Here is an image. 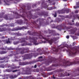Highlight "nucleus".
<instances>
[{
	"label": "nucleus",
	"mask_w": 79,
	"mask_h": 79,
	"mask_svg": "<svg viewBox=\"0 0 79 79\" xmlns=\"http://www.w3.org/2000/svg\"><path fill=\"white\" fill-rule=\"evenodd\" d=\"M49 61L47 62L46 64V66L49 65V63H57L56 64H53L52 65V66H55L56 67L58 66H70V65H73L74 64H79V61L77 60H79L78 58H77L76 59H74V62H71L70 61H67L63 62V64H61L63 60L61 59L60 57L59 58L57 59H53L52 57L50 56L48 57Z\"/></svg>",
	"instance_id": "nucleus-1"
},
{
	"label": "nucleus",
	"mask_w": 79,
	"mask_h": 79,
	"mask_svg": "<svg viewBox=\"0 0 79 79\" xmlns=\"http://www.w3.org/2000/svg\"><path fill=\"white\" fill-rule=\"evenodd\" d=\"M42 32H43V31H39L38 32H35V31L32 32L30 31H27V33L30 35H33V36L36 35L38 36L40 39H43L45 40L50 45H52L53 42L57 40V38L56 37H53L50 40H49V38H46L44 37V35L42 33Z\"/></svg>",
	"instance_id": "nucleus-2"
},
{
	"label": "nucleus",
	"mask_w": 79,
	"mask_h": 79,
	"mask_svg": "<svg viewBox=\"0 0 79 79\" xmlns=\"http://www.w3.org/2000/svg\"><path fill=\"white\" fill-rule=\"evenodd\" d=\"M48 50V49L45 48H43L42 50H41V49L39 48L37 49L36 51L37 52L34 54L31 53V54H25L24 55L23 59L24 60L26 59H31L33 56L35 57L38 56V55H42L43 54H47V52H46V50Z\"/></svg>",
	"instance_id": "nucleus-3"
},
{
	"label": "nucleus",
	"mask_w": 79,
	"mask_h": 79,
	"mask_svg": "<svg viewBox=\"0 0 79 79\" xmlns=\"http://www.w3.org/2000/svg\"><path fill=\"white\" fill-rule=\"evenodd\" d=\"M22 40H21L20 42V43H23L24 42L23 44H21V46L22 47L23 46H25V45H27V42L25 41V40H29L30 41V42H33V43L35 45H38L39 43H37V37H31L30 36H28L27 37V39H26L24 38H23L21 39Z\"/></svg>",
	"instance_id": "nucleus-4"
},
{
	"label": "nucleus",
	"mask_w": 79,
	"mask_h": 79,
	"mask_svg": "<svg viewBox=\"0 0 79 79\" xmlns=\"http://www.w3.org/2000/svg\"><path fill=\"white\" fill-rule=\"evenodd\" d=\"M68 49L66 50L67 52H69L70 55H74L76 53H79V47L76 46L71 48L69 46L67 47Z\"/></svg>",
	"instance_id": "nucleus-5"
},
{
	"label": "nucleus",
	"mask_w": 79,
	"mask_h": 79,
	"mask_svg": "<svg viewBox=\"0 0 79 79\" xmlns=\"http://www.w3.org/2000/svg\"><path fill=\"white\" fill-rule=\"evenodd\" d=\"M45 19H44L39 18V19H37V22H38V21H39L40 25H37L36 22L35 21H33V22L31 21V23L33 24V26L35 28H39L40 27V26H41V25H42V24H44V23H45V22H44V21Z\"/></svg>",
	"instance_id": "nucleus-6"
},
{
	"label": "nucleus",
	"mask_w": 79,
	"mask_h": 79,
	"mask_svg": "<svg viewBox=\"0 0 79 79\" xmlns=\"http://www.w3.org/2000/svg\"><path fill=\"white\" fill-rule=\"evenodd\" d=\"M15 49L16 50H17L18 52H20L21 50H22L20 52L16 53V55H18L19 53H20V54H24L25 53H28L29 52V51H28L29 50V49L28 48H17Z\"/></svg>",
	"instance_id": "nucleus-7"
},
{
	"label": "nucleus",
	"mask_w": 79,
	"mask_h": 79,
	"mask_svg": "<svg viewBox=\"0 0 79 79\" xmlns=\"http://www.w3.org/2000/svg\"><path fill=\"white\" fill-rule=\"evenodd\" d=\"M24 12H23L24 13H25L24 15H27V18H28L29 19L32 18V19H35V18H38V16H33V15L31 14V12H26V10H23Z\"/></svg>",
	"instance_id": "nucleus-8"
},
{
	"label": "nucleus",
	"mask_w": 79,
	"mask_h": 79,
	"mask_svg": "<svg viewBox=\"0 0 79 79\" xmlns=\"http://www.w3.org/2000/svg\"><path fill=\"white\" fill-rule=\"evenodd\" d=\"M26 24L28 25L27 26H24L22 27H18L13 28L12 30L11 29L10 31H18V30H21V29H27V27H27L31 25V23L29 22H27L26 23Z\"/></svg>",
	"instance_id": "nucleus-9"
},
{
	"label": "nucleus",
	"mask_w": 79,
	"mask_h": 79,
	"mask_svg": "<svg viewBox=\"0 0 79 79\" xmlns=\"http://www.w3.org/2000/svg\"><path fill=\"white\" fill-rule=\"evenodd\" d=\"M5 14L4 13H2L0 14V18H3L6 20H11L12 19H13V18H10V17H8V15H4Z\"/></svg>",
	"instance_id": "nucleus-10"
},
{
	"label": "nucleus",
	"mask_w": 79,
	"mask_h": 79,
	"mask_svg": "<svg viewBox=\"0 0 79 79\" xmlns=\"http://www.w3.org/2000/svg\"><path fill=\"white\" fill-rule=\"evenodd\" d=\"M35 62H34V61H30V62H19V65L20 66H24V65H26L27 64H29L33 63H34Z\"/></svg>",
	"instance_id": "nucleus-11"
},
{
	"label": "nucleus",
	"mask_w": 79,
	"mask_h": 79,
	"mask_svg": "<svg viewBox=\"0 0 79 79\" xmlns=\"http://www.w3.org/2000/svg\"><path fill=\"white\" fill-rule=\"evenodd\" d=\"M74 74L73 75V77L79 76V68H77L73 72Z\"/></svg>",
	"instance_id": "nucleus-12"
},
{
	"label": "nucleus",
	"mask_w": 79,
	"mask_h": 79,
	"mask_svg": "<svg viewBox=\"0 0 79 79\" xmlns=\"http://www.w3.org/2000/svg\"><path fill=\"white\" fill-rule=\"evenodd\" d=\"M37 15H40V16H42L44 15V16H48V14L45 12H38Z\"/></svg>",
	"instance_id": "nucleus-13"
},
{
	"label": "nucleus",
	"mask_w": 79,
	"mask_h": 79,
	"mask_svg": "<svg viewBox=\"0 0 79 79\" xmlns=\"http://www.w3.org/2000/svg\"><path fill=\"white\" fill-rule=\"evenodd\" d=\"M11 31V29L10 28H6L5 27L2 28V32H8V31Z\"/></svg>",
	"instance_id": "nucleus-14"
},
{
	"label": "nucleus",
	"mask_w": 79,
	"mask_h": 79,
	"mask_svg": "<svg viewBox=\"0 0 79 79\" xmlns=\"http://www.w3.org/2000/svg\"><path fill=\"white\" fill-rule=\"evenodd\" d=\"M8 59L9 58L8 57L4 56L3 57L1 58L0 57V60H7L6 61V63H8Z\"/></svg>",
	"instance_id": "nucleus-15"
},
{
	"label": "nucleus",
	"mask_w": 79,
	"mask_h": 79,
	"mask_svg": "<svg viewBox=\"0 0 79 79\" xmlns=\"http://www.w3.org/2000/svg\"><path fill=\"white\" fill-rule=\"evenodd\" d=\"M77 30V28H73L70 30V31L72 32V34H74V33L76 32V31Z\"/></svg>",
	"instance_id": "nucleus-16"
},
{
	"label": "nucleus",
	"mask_w": 79,
	"mask_h": 79,
	"mask_svg": "<svg viewBox=\"0 0 79 79\" xmlns=\"http://www.w3.org/2000/svg\"><path fill=\"white\" fill-rule=\"evenodd\" d=\"M42 6L43 8H47V7H48V6L47 4V3H44L43 2L42 3Z\"/></svg>",
	"instance_id": "nucleus-17"
},
{
	"label": "nucleus",
	"mask_w": 79,
	"mask_h": 79,
	"mask_svg": "<svg viewBox=\"0 0 79 79\" xmlns=\"http://www.w3.org/2000/svg\"><path fill=\"white\" fill-rule=\"evenodd\" d=\"M2 42L4 43V44H8V43H10V38L8 39V40H2Z\"/></svg>",
	"instance_id": "nucleus-18"
},
{
	"label": "nucleus",
	"mask_w": 79,
	"mask_h": 79,
	"mask_svg": "<svg viewBox=\"0 0 79 79\" xmlns=\"http://www.w3.org/2000/svg\"><path fill=\"white\" fill-rule=\"evenodd\" d=\"M56 72H61V75H62L63 74V73H64V70L61 69H57L55 72V73Z\"/></svg>",
	"instance_id": "nucleus-19"
},
{
	"label": "nucleus",
	"mask_w": 79,
	"mask_h": 79,
	"mask_svg": "<svg viewBox=\"0 0 79 79\" xmlns=\"http://www.w3.org/2000/svg\"><path fill=\"white\" fill-rule=\"evenodd\" d=\"M17 23L18 24H23V20H22V19L18 20L17 21Z\"/></svg>",
	"instance_id": "nucleus-20"
},
{
	"label": "nucleus",
	"mask_w": 79,
	"mask_h": 79,
	"mask_svg": "<svg viewBox=\"0 0 79 79\" xmlns=\"http://www.w3.org/2000/svg\"><path fill=\"white\" fill-rule=\"evenodd\" d=\"M7 53V51H0V54H1V55L5 54V53Z\"/></svg>",
	"instance_id": "nucleus-21"
},
{
	"label": "nucleus",
	"mask_w": 79,
	"mask_h": 79,
	"mask_svg": "<svg viewBox=\"0 0 79 79\" xmlns=\"http://www.w3.org/2000/svg\"><path fill=\"white\" fill-rule=\"evenodd\" d=\"M58 27H59V28H58V30H59V31H61V29H62V27H63V24H61L60 25L58 26Z\"/></svg>",
	"instance_id": "nucleus-22"
},
{
	"label": "nucleus",
	"mask_w": 79,
	"mask_h": 79,
	"mask_svg": "<svg viewBox=\"0 0 79 79\" xmlns=\"http://www.w3.org/2000/svg\"><path fill=\"white\" fill-rule=\"evenodd\" d=\"M25 16V15H21V17H22V18H23V19L25 21L27 22V19H26V16Z\"/></svg>",
	"instance_id": "nucleus-23"
},
{
	"label": "nucleus",
	"mask_w": 79,
	"mask_h": 79,
	"mask_svg": "<svg viewBox=\"0 0 79 79\" xmlns=\"http://www.w3.org/2000/svg\"><path fill=\"white\" fill-rule=\"evenodd\" d=\"M59 50L58 49H56V48L54 47L53 51V52H58Z\"/></svg>",
	"instance_id": "nucleus-24"
},
{
	"label": "nucleus",
	"mask_w": 79,
	"mask_h": 79,
	"mask_svg": "<svg viewBox=\"0 0 79 79\" xmlns=\"http://www.w3.org/2000/svg\"><path fill=\"white\" fill-rule=\"evenodd\" d=\"M73 16V18H74L73 19L74 20V19H76V18H77V17L78 16V15H76V14H74L73 15H72V16Z\"/></svg>",
	"instance_id": "nucleus-25"
},
{
	"label": "nucleus",
	"mask_w": 79,
	"mask_h": 79,
	"mask_svg": "<svg viewBox=\"0 0 79 79\" xmlns=\"http://www.w3.org/2000/svg\"><path fill=\"white\" fill-rule=\"evenodd\" d=\"M19 41H14L13 42V44L14 45H17V44H18L19 43Z\"/></svg>",
	"instance_id": "nucleus-26"
},
{
	"label": "nucleus",
	"mask_w": 79,
	"mask_h": 79,
	"mask_svg": "<svg viewBox=\"0 0 79 79\" xmlns=\"http://www.w3.org/2000/svg\"><path fill=\"white\" fill-rule=\"evenodd\" d=\"M26 74H31V71L29 70H27L26 73Z\"/></svg>",
	"instance_id": "nucleus-27"
},
{
	"label": "nucleus",
	"mask_w": 79,
	"mask_h": 79,
	"mask_svg": "<svg viewBox=\"0 0 79 79\" xmlns=\"http://www.w3.org/2000/svg\"><path fill=\"white\" fill-rule=\"evenodd\" d=\"M9 26V25L7 24H5V23H4L1 25V26L2 27H4V26Z\"/></svg>",
	"instance_id": "nucleus-28"
},
{
	"label": "nucleus",
	"mask_w": 79,
	"mask_h": 79,
	"mask_svg": "<svg viewBox=\"0 0 79 79\" xmlns=\"http://www.w3.org/2000/svg\"><path fill=\"white\" fill-rule=\"evenodd\" d=\"M56 9V7H51L49 8V10H53V9Z\"/></svg>",
	"instance_id": "nucleus-29"
},
{
	"label": "nucleus",
	"mask_w": 79,
	"mask_h": 79,
	"mask_svg": "<svg viewBox=\"0 0 79 79\" xmlns=\"http://www.w3.org/2000/svg\"><path fill=\"white\" fill-rule=\"evenodd\" d=\"M10 40H15V37H11L10 38Z\"/></svg>",
	"instance_id": "nucleus-30"
},
{
	"label": "nucleus",
	"mask_w": 79,
	"mask_h": 79,
	"mask_svg": "<svg viewBox=\"0 0 79 79\" xmlns=\"http://www.w3.org/2000/svg\"><path fill=\"white\" fill-rule=\"evenodd\" d=\"M20 71V69H16L14 70H13L12 71L13 73H15L16 72H17V71Z\"/></svg>",
	"instance_id": "nucleus-31"
},
{
	"label": "nucleus",
	"mask_w": 79,
	"mask_h": 79,
	"mask_svg": "<svg viewBox=\"0 0 79 79\" xmlns=\"http://www.w3.org/2000/svg\"><path fill=\"white\" fill-rule=\"evenodd\" d=\"M13 14H15V16H19V15L18 13H17V12H15H15H13Z\"/></svg>",
	"instance_id": "nucleus-32"
},
{
	"label": "nucleus",
	"mask_w": 79,
	"mask_h": 79,
	"mask_svg": "<svg viewBox=\"0 0 79 79\" xmlns=\"http://www.w3.org/2000/svg\"><path fill=\"white\" fill-rule=\"evenodd\" d=\"M66 73H67V72H65L64 73V74L66 76H69L70 75L69 74V73H68L67 74H66Z\"/></svg>",
	"instance_id": "nucleus-33"
},
{
	"label": "nucleus",
	"mask_w": 79,
	"mask_h": 79,
	"mask_svg": "<svg viewBox=\"0 0 79 79\" xmlns=\"http://www.w3.org/2000/svg\"><path fill=\"white\" fill-rule=\"evenodd\" d=\"M0 68H5V65L3 64H1L0 65Z\"/></svg>",
	"instance_id": "nucleus-34"
},
{
	"label": "nucleus",
	"mask_w": 79,
	"mask_h": 79,
	"mask_svg": "<svg viewBox=\"0 0 79 79\" xmlns=\"http://www.w3.org/2000/svg\"><path fill=\"white\" fill-rule=\"evenodd\" d=\"M6 71L7 72H11V71H12V70L11 69H7L6 70Z\"/></svg>",
	"instance_id": "nucleus-35"
},
{
	"label": "nucleus",
	"mask_w": 79,
	"mask_h": 79,
	"mask_svg": "<svg viewBox=\"0 0 79 79\" xmlns=\"http://www.w3.org/2000/svg\"><path fill=\"white\" fill-rule=\"evenodd\" d=\"M55 14H53V15H54V17L56 18V16H57V15L56 14V12H54Z\"/></svg>",
	"instance_id": "nucleus-36"
},
{
	"label": "nucleus",
	"mask_w": 79,
	"mask_h": 79,
	"mask_svg": "<svg viewBox=\"0 0 79 79\" xmlns=\"http://www.w3.org/2000/svg\"><path fill=\"white\" fill-rule=\"evenodd\" d=\"M27 10H31V7H30V6H27Z\"/></svg>",
	"instance_id": "nucleus-37"
},
{
	"label": "nucleus",
	"mask_w": 79,
	"mask_h": 79,
	"mask_svg": "<svg viewBox=\"0 0 79 79\" xmlns=\"http://www.w3.org/2000/svg\"><path fill=\"white\" fill-rule=\"evenodd\" d=\"M2 50H6L7 49V48L6 47H5V48H1Z\"/></svg>",
	"instance_id": "nucleus-38"
},
{
	"label": "nucleus",
	"mask_w": 79,
	"mask_h": 79,
	"mask_svg": "<svg viewBox=\"0 0 79 79\" xmlns=\"http://www.w3.org/2000/svg\"><path fill=\"white\" fill-rule=\"evenodd\" d=\"M62 10H70V9L67 8H64V9H63Z\"/></svg>",
	"instance_id": "nucleus-39"
},
{
	"label": "nucleus",
	"mask_w": 79,
	"mask_h": 79,
	"mask_svg": "<svg viewBox=\"0 0 79 79\" xmlns=\"http://www.w3.org/2000/svg\"><path fill=\"white\" fill-rule=\"evenodd\" d=\"M36 5H37V4H33L32 5V7H33V8H34V7L36 6Z\"/></svg>",
	"instance_id": "nucleus-40"
},
{
	"label": "nucleus",
	"mask_w": 79,
	"mask_h": 79,
	"mask_svg": "<svg viewBox=\"0 0 79 79\" xmlns=\"http://www.w3.org/2000/svg\"><path fill=\"white\" fill-rule=\"evenodd\" d=\"M20 68L19 66H15V69H18Z\"/></svg>",
	"instance_id": "nucleus-41"
},
{
	"label": "nucleus",
	"mask_w": 79,
	"mask_h": 79,
	"mask_svg": "<svg viewBox=\"0 0 79 79\" xmlns=\"http://www.w3.org/2000/svg\"><path fill=\"white\" fill-rule=\"evenodd\" d=\"M10 79H14V76L13 75H11L10 76Z\"/></svg>",
	"instance_id": "nucleus-42"
},
{
	"label": "nucleus",
	"mask_w": 79,
	"mask_h": 79,
	"mask_svg": "<svg viewBox=\"0 0 79 79\" xmlns=\"http://www.w3.org/2000/svg\"><path fill=\"white\" fill-rule=\"evenodd\" d=\"M14 58H16V59H19V58H20V56H15Z\"/></svg>",
	"instance_id": "nucleus-43"
},
{
	"label": "nucleus",
	"mask_w": 79,
	"mask_h": 79,
	"mask_svg": "<svg viewBox=\"0 0 79 79\" xmlns=\"http://www.w3.org/2000/svg\"><path fill=\"white\" fill-rule=\"evenodd\" d=\"M71 28H72V27L71 26H69L66 27V29H71Z\"/></svg>",
	"instance_id": "nucleus-44"
},
{
	"label": "nucleus",
	"mask_w": 79,
	"mask_h": 79,
	"mask_svg": "<svg viewBox=\"0 0 79 79\" xmlns=\"http://www.w3.org/2000/svg\"><path fill=\"white\" fill-rule=\"evenodd\" d=\"M68 24H69V25H71V26H72V25H74V24H72V23H68Z\"/></svg>",
	"instance_id": "nucleus-45"
},
{
	"label": "nucleus",
	"mask_w": 79,
	"mask_h": 79,
	"mask_svg": "<svg viewBox=\"0 0 79 79\" xmlns=\"http://www.w3.org/2000/svg\"><path fill=\"white\" fill-rule=\"evenodd\" d=\"M49 34H51L52 32V31L50 30H48Z\"/></svg>",
	"instance_id": "nucleus-46"
},
{
	"label": "nucleus",
	"mask_w": 79,
	"mask_h": 79,
	"mask_svg": "<svg viewBox=\"0 0 79 79\" xmlns=\"http://www.w3.org/2000/svg\"><path fill=\"white\" fill-rule=\"evenodd\" d=\"M6 50H13V49L9 48H7Z\"/></svg>",
	"instance_id": "nucleus-47"
},
{
	"label": "nucleus",
	"mask_w": 79,
	"mask_h": 79,
	"mask_svg": "<svg viewBox=\"0 0 79 79\" xmlns=\"http://www.w3.org/2000/svg\"><path fill=\"white\" fill-rule=\"evenodd\" d=\"M73 8L75 9L77 8H79V6H73Z\"/></svg>",
	"instance_id": "nucleus-48"
},
{
	"label": "nucleus",
	"mask_w": 79,
	"mask_h": 79,
	"mask_svg": "<svg viewBox=\"0 0 79 79\" xmlns=\"http://www.w3.org/2000/svg\"><path fill=\"white\" fill-rule=\"evenodd\" d=\"M10 26L11 27H14V26H15V25L14 23H12L10 25Z\"/></svg>",
	"instance_id": "nucleus-49"
},
{
	"label": "nucleus",
	"mask_w": 79,
	"mask_h": 79,
	"mask_svg": "<svg viewBox=\"0 0 79 79\" xmlns=\"http://www.w3.org/2000/svg\"><path fill=\"white\" fill-rule=\"evenodd\" d=\"M48 74L49 75H52V74H53V72L48 73Z\"/></svg>",
	"instance_id": "nucleus-50"
},
{
	"label": "nucleus",
	"mask_w": 79,
	"mask_h": 79,
	"mask_svg": "<svg viewBox=\"0 0 79 79\" xmlns=\"http://www.w3.org/2000/svg\"><path fill=\"white\" fill-rule=\"evenodd\" d=\"M11 68L12 69H15V66L14 67H11Z\"/></svg>",
	"instance_id": "nucleus-51"
},
{
	"label": "nucleus",
	"mask_w": 79,
	"mask_h": 79,
	"mask_svg": "<svg viewBox=\"0 0 79 79\" xmlns=\"http://www.w3.org/2000/svg\"><path fill=\"white\" fill-rule=\"evenodd\" d=\"M0 32H3V28H0Z\"/></svg>",
	"instance_id": "nucleus-52"
},
{
	"label": "nucleus",
	"mask_w": 79,
	"mask_h": 79,
	"mask_svg": "<svg viewBox=\"0 0 79 79\" xmlns=\"http://www.w3.org/2000/svg\"><path fill=\"white\" fill-rule=\"evenodd\" d=\"M75 35H78V36H79V33H77L75 34Z\"/></svg>",
	"instance_id": "nucleus-53"
},
{
	"label": "nucleus",
	"mask_w": 79,
	"mask_h": 79,
	"mask_svg": "<svg viewBox=\"0 0 79 79\" xmlns=\"http://www.w3.org/2000/svg\"><path fill=\"white\" fill-rule=\"evenodd\" d=\"M13 55H14L13 54H10L9 55V56H13Z\"/></svg>",
	"instance_id": "nucleus-54"
},
{
	"label": "nucleus",
	"mask_w": 79,
	"mask_h": 79,
	"mask_svg": "<svg viewBox=\"0 0 79 79\" xmlns=\"http://www.w3.org/2000/svg\"><path fill=\"white\" fill-rule=\"evenodd\" d=\"M18 77V76H17L16 75H15L14 76V78H16V77Z\"/></svg>",
	"instance_id": "nucleus-55"
},
{
	"label": "nucleus",
	"mask_w": 79,
	"mask_h": 79,
	"mask_svg": "<svg viewBox=\"0 0 79 79\" xmlns=\"http://www.w3.org/2000/svg\"><path fill=\"white\" fill-rule=\"evenodd\" d=\"M75 13H78V10H76L75 11Z\"/></svg>",
	"instance_id": "nucleus-56"
},
{
	"label": "nucleus",
	"mask_w": 79,
	"mask_h": 79,
	"mask_svg": "<svg viewBox=\"0 0 79 79\" xmlns=\"http://www.w3.org/2000/svg\"><path fill=\"white\" fill-rule=\"evenodd\" d=\"M65 11H66V13H69V10H66Z\"/></svg>",
	"instance_id": "nucleus-57"
},
{
	"label": "nucleus",
	"mask_w": 79,
	"mask_h": 79,
	"mask_svg": "<svg viewBox=\"0 0 79 79\" xmlns=\"http://www.w3.org/2000/svg\"><path fill=\"white\" fill-rule=\"evenodd\" d=\"M66 37L67 39H69V36L68 35L66 36Z\"/></svg>",
	"instance_id": "nucleus-58"
},
{
	"label": "nucleus",
	"mask_w": 79,
	"mask_h": 79,
	"mask_svg": "<svg viewBox=\"0 0 79 79\" xmlns=\"http://www.w3.org/2000/svg\"><path fill=\"white\" fill-rule=\"evenodd\" d=\"M44 33H47V32H48V31H47V30L44 31Z\"/></svg>",
	"instance_id": "nucleus-59"
},
{
	"label": "nucleus",
	"mask_w": 79,
	"mask_h": 79,
	"mask_svg": "<svg viewBox=\"0 0 79 79\" xmlns=\"http://www.w3.org/2000/svg\"><path fill=\"white\" fill-rule=\"evenodd\" d=\"M60 35L58 33H56V34L53 35Z\"/></svg>",
	"instance_id": "nucleus-60"
},
{
	"label": "nucleus",
	"mask_w": 79,
	"mask_h": 79,
	"mask_svg": "<svg viewBox=\"0 0 79 79\" xmlns=\"http://www.w3.org/2000/svg\"><path fill=\"white\" fill-rule=\"evenodd\" d=\"M47 37H51V35H48L47 36Z\"/></svg>",
	"instance_id": "nucleus-61"
},
{
	"label": "nucleus",
	"mask_w": 79,
	"mask_h": 79,
	"mask_svg": "<svg viewBox=\"0 0 79 79\" xmlns=\"http://www.w3.org/2000/svg\"><path fill=\"white\" fill-rule=\"evenodd\" d=\"M34 68H37V65L35 64L34 67Z\"/></svg>",
	"instance_id": "nucleus-62"
},
{
	"label": "nucleus",
	"mask_w": 79,
	"mask_h": 79,
	"mask_svg": "<svg viewBox=\"0 0 79 79\" xmlns=\"http://www.w3.org/2000/svg\"><path fill=\"white\" fill-rule=\"evenodd\" d=\"M53 79H55L56 77L54 76V75H53L52 77Z\"/></svg>",
	"instance_id": "nucleus-63"
},
{
	"label": "nucleus",
	"mask_w": 79,
	"mask_h": 79,
	"mask_svg": "<svg viewBox=\"0 0 79 79\" xmlns=\"http://www.w3.org/2000/svg\"><path fill=\"white\" fill-rule=\"evenodd\" d=\"M36 79H42V78H40V77H38Z\"/></svg>",
	"instance_id": "nucleus-64"
}]
</instances>
